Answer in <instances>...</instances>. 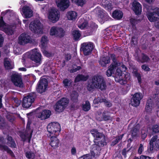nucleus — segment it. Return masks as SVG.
<instances>
[{"instance_id":"nucleus-5","label":"nucleus","mask_w":159,"mask_h":159,"mask_svg":"<svg viewBox=\"0 0 159 159\" xmlns=\"http://www.w3.org/2000/svg\"><path fill=\"white\" fill-rule=\"evenodd\" d=\"M43 25L39 20L36 19L31 21L29 25L30 30L33 33L41 34L43 33Z\"/></svg>"},{"instance_id":"nucleus-52","label":"nucleus","mask_w":159,"mask_h":159,"mask_svg":"<svg viewBox=\"0 0 159 159\" xmlns=\"http://www.w3.org/2000/svg\"><path fill=\"white\" fill-rule=\"evenodd\" d=\"M14 53L16 54L19 55L21 53V50L20 48H14Z\"/></svg>"},{"instance_id":"nucleus-17","label":"nucleus","mask_w":159,"mask_h":159,"mask_svg":"<svg viewBox=\"0 0 159 159\" xmlns=\"http://www.w3.org/2000/svg\"><path fill=\"white\" fill-rule=\"evenodd\" d=\"M143 98L142 93H137L134 94L131 100V104L133 106L137 107L140 103V101Z\"/></svg>"},{"instance_id":"nucleus-9","label":"nucleus","mask_w":159,"mask_h":159,"mask_svg":"<svg viewBox=\"0 0 159 159\" xmlns=\"http://www.w3.org/2000/svg\"><path fill=\"white\" fill-rule=\"evenodd\" d=\"M93 12L97 15L98 20L101 24H103L105 21L107 20V14L104 12L103 10L100 7H97L94 9Z\"/></svg>"},{"instance_id":"nucleus-27","label":"nucleus","mask_w":159,"mask_h":159,"mask_svg":"<svg viewBox=\"0 0 159 159\" xmlns=\"http://www.w3.org/2000/svg\"><path fill=\"white\" fill-rule=\"evenodd\" d=\"M66 16L69 20H75L77 18V14L75 11H70L67 13Z\"/></svg>"},{"instance_id":"nucleus-48","label":"nucleus","mask_w":159,"mask_h":159,"mask_svg":"<svg viewBox=\"0 0 159 159\" xmlns=\"http://www.w3.org/2000/svg\"><path fill=\"white\" fill-rule=\"evenodd\" d=\"M46 48H41L43 54L46 57H50L51 54V53L49 52L48 51L46 50Z\"/></svg>"},{"instance_id":"nucleus-37","label":"nucleus","mask_w":159,"mask_h":159,"mask_svg":"<svg viewBox=\"0 0 159 159\" xmlns=\"http://www.w3.org/2000/svg\"><path fill=\"white\" fill-rule=\"evenodd\" d=\"M83 110L85 111H88L90 108V105L89 101H86L84 103L82 106Z\"/></svg>"},{"instance_id":"nucleus-6","label":"nucleus","mask_w":159,"mask_h":159,"mask_svg":"<svg viewBox=\"0 0 159 159\" xmlns=\"http://www.w3.org/2000/svg\"><path fill=\"white\" fill-rule=\"evenodd\" d=\"M158 8H152L150 7L149 10L148 11L146 15L149 20L151 22H156L155 24V26L159 29V22H157L159 20V17L157 16V12L155 11Z\"/></svg>"},{"instance_id":"nucleus-4","label":"nucleus","mask_w":159,"mask_h":159,"mask_svg":"<svg viewBox=\"0 0 159 159\" xmlns=\"http://www.w3.org/2000/svg\"><path fill=\"white\" fill-rule=\"evenodd\" d=\"M106 87V83L103 78L99 75L94 76L92 81L89 82L87 85V89L89 91L91 90L94 88L102 90L105 89Z\"/></svg>"},{"instance_id":"nucleus-47","label":"nucleus","mask_w":159,"mask_h":159,"mask_svg":"<svg viewBox=\"0 0 159 159\" xmlns=\"http://www.w3.org/2000/svg\"><path fill=\"white\" fill-rule=\"evenodd\" d=\"M102 120L106 121L111 119V117L105 112L102 114Z\"/></svg>"},{"instance_id":"nucleus-53","label":"nucleus","mask_w":159,"mask_h":159,"mask_svg":"<svg viewBox=\"0 0 159 159\" xmlns=\"http://www.w3.org/2000/svg\"><path fill=\"white\" fill-rule=\"evenodd\" d=\"M134 75L137 78L139 82L140 83L141 81V78L140 74L138 73L137 71H135L134 72Z\"/></svg>"},{"instance_id":"nucleus-60","label":"nucleus","mask_w":159,"mask_h":159,"mask_svg":"<svg viewBox=\"0 0 159 159\" xmlns=\"http://www.w3.org/2000/svg\"><path fill=\"white\" fill-rule=\"evenodd\" d=\"M71 152L72 155H75L76 153V148H74L73 147L72 148L71 150Z\"/></svg>"},{"instance_id":"nucleus-61","label":"nucleus","mask_w":159,"mask_h":159,"mask_svg":"<svg viewBox=\"0 0 159 159\" xmlns=\"http://www.w3.org/2000/svg\"><path fill=\"white\" fill-rule=\"evenodd\" d=\"M128 151H129V150H127L126 149H124L123 150L122 152V154L125 157L126 153L127 152H128Z\"/></svg>"},{"instance_id":"nucleus-28","label":"nucleus","mask_w":159,"mask_h":159,"mask_svg":"<svg viewBox=\"0 0 159 159\" xmlns=\"http://www.w3.org/2000/svg\"><path fill=\"white\" fill-rule=\"evenodd\" d=\"M102 4L103 7L108 11H110L112 8L111 3L107 0H102Z\"/></svg>"},{"instance_id":"nucleus-57","label":"nucleus","mask_w":159,"mask_h":159,"mask_svg":"<svg viewBox=\"0 0 159 159\" xmlns=\"http://www.w3.org/2000/svg\"><path fill=\"white\" fill-rule=\"evenodd\" d=\"M4 41V39L2 35L0 34V47H1Z\"/></svg>"},{"instance_id":"nucleus-12","label":"nucleus","mask_w":159,"mask_h":159,"mask_svg":"<svg viewBox=\"0 0 159 159\" xmlns=\"http://www.w3.org/2000/svg\"><path fill=\"white\" fill-rule=\"evenodd\" d=\"M68 103V100L67 98H61L56 103L55 108V111L58 112L62 111Z\"/></svg>"},{"instance_id":"nucleus-44","label":"nucleus","mask_w":159,"mask_h":159,"mask_svg":"<svg viewBox=\"0 0 159 159\" xmlns=\"http://www.w3.org/2000/svg\"><path fill=\"white\" fill-rule=\"evenodd\" d=\"M71 99L74 101H76L78 97V93L76 92H73L71 95Z\"/></svg>"},{"instance_id":"nucleus-23","label":"nucleus","mask_w":159,"mask_h":159,"mask_svg":"<svg viewBox=\"0 0 159 159\" xmlns=\"http://www.w3.org/2000/svg\"><path fill=\"white\" fill-rule=\"evenodd\" d=\"M51 111L48 110H45L37 115V117L42 120L48 118L51 115Z\"/></svg>"},{"instance_id":"nucleus-19","label":"nucleus","mask_w":159,"mask_h":159,"mask_svg":"<svg viewBox=\"0 0 159 159\" xmlns=\"http://www.w3.org/2000/svg\"><path fill=\"white\" fill-rule=\"evenodd\" d=\"M31 42V38L28 34L23 33L18 38V43L21 45H24Z\"/></svg>"},{"instance_id":"nucleus-16","label":"nucleus","mask_w":159,"mask_h":159,"mask_svg":"<svg viewBox=\"0 0 159 159\" xmlns=\"http://www.w3.org/2000/svg\"><path fill=\"white\" fill-rule=\"evenodd\" d=\"M49 34L52 36H62L64 34V31L62 28L57 26L52 27L50 30Z\"/></svg>"},{"instance_id":"nucleus-58","label":"nucleus","mask_w":159,"mask_h":159,"mask_svg":"<svg viewBox=\"0 0 159 159\" xmlns=\"http://www.w3.org/2000/svg\"><path fill=\"white\" fill-rule=\"evenodd\" d=\"M14 101L16 103V107H18L21 103L20 101L17 99H15Z\"/></svg>"},{"instance_id":"nucleus-35","label":"nucleus","mask_w":159,"mask_h":159,"mask_svg":"<svg viewBox=\"0 0 159 159\" xmlns=\"http://www.w3.org/2000/svg\"><path fill=\"white\" fill-rule=\"evenodd\" d=\"M110 59L108 57H103L100 61V63L102 66H105L106 65L110 62Z\"/></svg>"},{"instance_id":"nucleus-63","label":"nucleus","mask_w":159,"mask_h":159,"mask_svg":"<svg viewBox=\"0 0 159 159\" xmlns=\"http://www.w3.org/2000/svg\"><path fill=\"white\" fill-rule=\"evenodd\" d=\"M23 22L25 24V26L27 27L28 24V20H23Z\"/></svg>"},{"instance_id":"nucleus-10","label":"nucleus","mask_w":159,"mask_h":159,"mask_svg":"<svg viewBox=\"0 0 159 159\" xmlns=\"http://www.w3.org/2000/svg\"><path fill=\"white\" fill-rule=\"evenodd\" d=\"M11 80L16 86L20 88H22L23 86L20 74L16 72H14L11 76Z\"/></svg>"},{"instance_id":"nucleus-15","label":"nucleus","mask_w":159,"mask_h":159,"mask_svg":"<svg viewBox=\"0 0 159 159\" xmlns=\"http://www.w3.org/2000/svg\"><path fill=\"white\" fill-rule=\"evenodd\" d=\"M48 87L47 80L45 78H41L39 81L37 90L40 93H43L47 90Z\"/></svg>"},{"instance_id":"nucleus-62","label":"nucleus","mask_w":159,"mask_h":159,"mask_svg":"<svg viewBox=\"0 0 159 159\" xmlns=\"http://www.w3.org/2000/svg\"><path fill=\"white\" fill-rule=\"evenodd\" d=\"M137 21V20L135 19L130 20V22L133 25H134V24L136 23Z\"/></svg>"},{"instance_id":"nucleus-51","label":"nucleus","mask_w":159,"mask_h":159,"mask_svg":"<svg viewBox=\"0 0 159 159\" xmlns=\"http://www.w3.org/2000/svg\"><path fill=\"white\" fill-rule=\"evenodd\" d=\"M153 131L155 133L159 132V127L157 125H155L152 127Z\"/></svg>"},{"instance_id":"nucleus-45","label":"nucleus","mask_w":159,"mask_h":159,"mask_svg":"<svg viewBox=\"0 0 159 159\" xmlns=\"http://www.w3.org/2000/svg\"><path fill=\"white\" fill-rule=\"evenodd\" d=\"M149 59V58L147 56L143 55L141 59H138L137 60L138 61H140L141 62H144L148 61Z\"/></svg>"},{"instance_id":"nucleus-29","label":"nucleus","mask_w":159,"mask_h":159,"mask_svg":"<svg viewBox=\"0 0 159 159\" xmlns=\"http://www.w3.org/2000/svg\"><path fill=\"white\" fill-rule=\"evenodd\" d=\"M30 122L28 121L27 125V129L28 130L27 134L26 135H21L20 137L24 140H25L27 138L30 139L31 138V132L29 130V128L30 127Z\"/></svg>"},{"instance_id":"nucleus-36","label":"nucleus","mask_w":159,"mask_h":159,"mask_svg":"<svg viewBox=\"0 0 159 159\" xmlns=\"http://www.w3.org/2000/svg\"><path fill=\"white\" fill-rule=\"evenodd\" d=\"M7 144L11 147L15 148L16 146V144L14 140L12 139L11 137L8 136L7 139Z\"/></svg>"},{"instance_id":"nucleus-31","label":"nucleus","mask_w":159,"mask_h":159,"mask_svg":"<svg viewBox=\"0 0 159 159\" xmlns=\"http://www.w3.org/2000/svg\"><path fill=\"white\" fill-rule=\"evenodd\" d=\"M153 105L152 100L151 99H148L145 107V109L147 112H150L151 111Z\"/></svg>"},{"instance_id":"nucleus-64","label":"nucleus","mask_w":159,"mask_h":159,"mask_svg":"<svg viewBox=\"0 0 159 159\" xmlns=\"http://www.w3.org/2000/svg\"><path fill=\"white\" fill-rule=\"evenodd\" d=\"M140 157V159H147L148 157L144 155H141Z\"/></svg>"},{"instance_id":"nucleus-18","label":"nucleus","mask_w":159,"mask_h":159,"mask_svg":"<svg viewBox=\"0 0 159 159\" xmlns=\"http://www.w3.org/2000/svg\"><path fill=\"white\" fill-rule=\"evenodd\" d=\"M22 14L25 18H29L33 16V11L30 4L24 6L22 10Z\"/></svg>"},{"instance_id":"nucleus-14","label":"nucleus","mask_w":159,"mask_h":159,"mask_svg":"<svg viewBox=\"0 0 159 159\" xmlns=\"http://www.w3.org/2000/svg\"><path fill=\"white\" fill-rule=\"evenodd\" d=\"M0 30L5 32L8 35H12L13 33V29L4 23L2 17L0 18Z\"/></svg>"},{"instance_id":"nucleus-22","label":"nucleus","mask_w":159,"mask_h":159,"mask_svg":"<svg viewBox=\"0 0 159 159\" xmlns=\"http://www.w3.org/2000/svg\"><path fill=\"white\" fill-rule=\"evenodd\" d=\"M142 6L141 4L136 1H134L133 3L132 9L136 15H139L142 12Z\"/></svg>"},{"instance_id":"nucleus-56","label":"nucleus","mask_w":159,"mask_h":159,"mask_svg":"<svg viewBox=\"0 0 159 159\" xmlns=\"http://www.w3.org/2000/svg\"><path fill=\"white\" fill-rule=\"evenodd\" d=\"M142 68L143 70L145 71H149L150 70V69L148 67L145 65H143L142 66Z\"/></svg>"},{"instance_id":"nucleus-42","label":"nucleus","mask_w":159,"mask_h":159,"mask_svg":"<svg viewBox=\"0 0 159 159\" xmlns=\"http://www.w3.org/2000/svg\"><path fill=\"white\" fill-rule=\"evenodd\" d=\"M78 25V27L81 29H83L86 27L87 25V22L86 21L82 22L81 20H80Z\"/></svg>"},{"instance_id":"nucleus-39","label":"nucleus","mask_w":159,"mask_h":159,"mask_svg":"<svg viewBox=\"0 0 159 159\" xmlns=\"http://www.w3.org/2000/svg\"><path fill=\"white\" fill-rule=\"evenodd\" d=\"M139 127V125L137 124L134 127V128L132 130V135L133 138L134 137L137 135Z\"/></svg>"},{"instance_id":"nucleus-20","label":"nucleus","mask_w":159,"mask_h":159,"mask_svg":"<svg viewBox=\"0 0 159 159\" xmlns=\"http://www.w3.org/2000/svg\"><path fill=\"white\" fill-rule=\"evenodd\" d=\"M157 139V136H155L151 139L149 143L151 151L153 150V149L157 151L159 150V139L156 140Z\"/></svg>"},{"instance_id":"nucleus-24","label":"nucleus","mask_w":159,"mask_h":159,"mask_svg":"<svg viewBox=\"0 0 159 159\" xmlns=\"http://www.w3.org/2000/svg\"><path fill=\"white\" fill-rule=\"evenodd\" d=\"M49 136L51 137L50 145L53 149L57 148L60 143L59 140L55 135Z\"/></svg>"},{"instance_id":"nucleus-7","label":"nucleus","mask_w":159,"mask_h":159,"mask_svg":"<svg viewBox=\"0 0 159 159\" xmlns=\"http://www.w3.org/2000/svg\"><path fill=\"white\" fill-rule=\"evenodd\" d=\"M47 131L49 136H58L61 130L60 126L57 122H52L49 123L47 127Z\"/></svg>"},{"instance_id":"nucleus-2","label":"nucleus","mask_w":159,"mask_h":159,"mask_svg":"<svg viewBox=\"0 0 159 159\" xmlns=\"http://www.w3.org/2000/svg\"><path fill=\"white\" fill-rule=\"evenodd\" d=\"M91 133L95 138L94 140V142L98 143V145L97 144L93 145L91 148L90 153L91 155L89 154L84 155L79 158V159H91L92 156L95 157L99 154L100 150L99 146H103L106 144L105 142L102 143L101 141H97L99 139L103 137L102 134L98 132L96 129H93L91 131Z\"/></svg>"},{"instance_id":"nucleus-21","label":"nucleus","mask_w":159,"mask_h":159,"mask_svg":"<svg viewBox=\"0 0 159 159\" xmlns=\"http://www.w3.org/2000/svg\"><path fill=\"white\" fill-rule=\"evenodd\" d=\"M56 4L59 8L64 10L69 7L70 2L69 0H57Z\"/></svg>"},{"instance_id":"nucleus-26","label":"nucleus","mask_w":159,"mask_h":159,"mask_svg":"<svg viewBox=\"0 0 159 159\" xmlns=\"http://www.w3.org/2000/svg\"><path fill=\"white\" fill-rule=\"evenodd\" d=\"M99 102H104V104L107 107H110L111 106V103L110 102L107 101L106 99H101L98 97L97 98L94 99L93 101L94 103L95 104H98Z\"/></svg>"},{"instance_id":"nucleus-33","label":"nucleus","mask_w":159,"mask_h":159,"mask_svg":"<svg viewBox=\"0 0 159 159\" xmlns=\"http://www.w3.org/2000/svg\"><path fill=\"white\" fill-rule=\"evenodd\" d=\"M0 149L3 151H6L7 153H9L11 156H14V154L12 151L9 149L7 147L4 145L0 144Z\"/></svg>"},{"instance_id":"nucleus-49","label":"nucleus","mask_w":159,"mask_h":159,"mask_svg":"<svg viewBox=\"0 0 159 159\" xmlns=\"http://www.w3.org/2000/svg\"><path fill=\"white\" fill-rule=\"evenodd\" d=\"M81 69V67L79 66H77L75 65L73 66V69H70V72H74L76 71L77 70H79Z\"/></svg>"},{"instance_id":"nucleus-32","label":"nucleus","mask_w":159,"mask_h":159,"mask_svg":"<svg viewBox=\"0 0 159 159\" xmlns=\"http://www.w3.org/2000/svg\"><path fill=\"white\" fill-rule=\"evenodd\" d=\"M48 41L47 37L45 36L42 37L41 41V48H46L47 46Z\"/></svg>"},{"instance_id":"nucleus-8","label":"nucleus","mask_w":159,"mask_h":159,"mask_svg":"<svg viewBox=\"0 0 159 159\" xmlns=\"http://www.w3.org/2000/svg\"><path fill=\"white\" fill-rule=\"evenodd\" d=\"M60 16L59 11L54 7L49 9L47 14L48 18L49 21L54 23L59 20Z\"/></svg>"},{"instance_id":"nucleus-34","label":"nucleus","mask_w":159,"mask_h":159,"mask_svg":"<svg viewBox=\"0 0 159 159\" xmlns=\"http://www.w3.org/2000/svg\"><path fill=\"white\" fill-rule=\"evenodd\" d=\"M72 35L74 40H78L81 36V33L80 31L75 30L73 31Z\"/></svg>"},{"instance_id":"nucleus-46","label":"nucleus","mask_w":159,"mask_h":159,"mask_svg":"<svg viewBox=\"0 0 159 159\" xmlns=\"http://www.w3.org/2000/svg\"><path fill=\"white\" fill-rule=\"evenodd\" d=\"M7 117V119L11 122L15 120V118L13 116V114L11 113H8Z\"/></svg>"},{"instance_id":"nucleus-11","label":"nucleus","mask_w":159,"mask_h":159,"mask_svg":"<svg viewBox=\"0 0 159 159\" xmlns=\"http://www.w3.org/2000/svg\"><path fill=\"white\" fill-rule=\"evenodd\" d=\"M94 48L93 44L91 42L84 43L81 45V50L85 55L90 54Z\"/></svg>"},{"instance_id":"nucleus-3","label":"nucleus","mask_w":159,"mask_h":159,"mask_svg":"<svg viewBox=\"0 0 159 159\" xmlns=\"http://www.w3.org/2000/svg\"><path fill=\"white\" fill-rule=\"evenodd\" d=\"M42 57V55L39 50L37 49H34L24 55L22 62L24 64H26L30 58L37 64V65H39L41 63Z\"/></svg>"},{"instance_id":"nucleus-1","label":"nucleus","mask_w":159,"mask_h":159,"mask_svg":"<svg viewBox=\"0 0 159 159\" xmlns=\"http://www.w3.org/2000/svg\"><path fill=\"white\" fill-rule=\"evenodd\" d=\"M111 57L113 62L106 71L107 76L110 77L112 75L115 81L121 84H126L130 78L129 74L125 72L127 67L122 63L116 61L114 54L111 55Z\"/></svg>"},{"instance_id":"nucleus-59","label":"nucleus","mask_w":159,"mask_h":159,"mask_svg":"<svg viewBox=\"0 0 159 159\" xmlns=\"http://www.w3.org/2000/svg\"><path fill=\"white\" fill-rule=\"evenodd\" d=\"M142 137L143 139H144L147 135V133L143 132V130H142L141 132Z\"/></svg>"},{"instance_id":"nucleus-25","label":"nucleus","mask_w":159,"mask_h":159,"mask_svg":"<svg viewBox=\"0 0 159 159\" xmlns=\"http://www.w3.org/2000/svg\"><path fill=\"white\" fill-rule=\"evenodd\" d=\"M4 65L7 69H12L14 67V63L9 58L6 57L4 59Z\"/></svg>"},{"instance_id":"nucleus-43","label":"nucleus","mask_w":159,"mask_h":159,"mask_svg":"<svg viewBox=\"0 0 159 159\" xmlns=\"http://www.w3.org/2000/svg\"><path fill=\"white\" fill-rule=\"evenodd\" d=\"M63 83L64 86L66 88H67L70 86L72 83V81L70 80L66 79L63 80Z\"/></svg>"},{"instance_id":"nucleus-54","label":"nucleus","mask_w":159,"mask_h":159,"mask_svg":"<svg viewBox=\"0 0 159 159\" xmlns=\"http://www.w3.org/2000/svg\"><path fill=\"white\" fill-rule=\"evenodd\" d=\"M123 136L124 134H122L121 135L118 136V138L116 139V140L114 142H114H113V143H114V144H115L117 143L120 140L122 139Z\"/></svg>"},{"instance_id":"nucleus-40","label":"nucleus","mask_w":159,"mask_h":159,"mask_svg":"<svg viewBox=\"0 0 159 159\" xmlns=\"http://www.w3.org/2000/svg\"><path fill=\"white\" fill-rule=\"evenodd\" d=\"M88 79L87 76H84L82 75H79L77 76L75 79V82H78L80 80L85 81Z\"/></svg>"},{"instance_id":"nucleus-55","label":"nucleus","mask_w":159,"mask_h":159,"mask_svg":"<svg viewBox=\"0 0 159 159\" xmlns=\"http://www.w3.org/2000/svg\"><path fill=\"white\" fill-rule=\"evenodd\" d=\"M143 148L142 144H140L139 147L138 149V153L139 154L142 153L143 151Z\"/></svg>"},{"instance_id":"nucleus-41","label":"nucleus","mask_w":159,"mask_h":159,"mask_svg":"<svg viewBox=\"0 0 159 159\" xmlns=\"http://www.w3.org/2000/svg\"><path fill=\"white\" fill-rule=\"evenodd\" d=\"M72 2L78 6H82L86 3L85 0H71Z\"/></svg>"},{"instance_id":"nucleus-13","label":"nucleus","mask_w":159,"mask_h":159,"mask_svg":"<svg viewBox=\"0 0 159 159\" xmlns=\"http://www.w3.org/2000/svg\"><path fill=\"white\" fill-rule=\"evenodd\" d=\"M35 94L31 93L26 96L24 98L22 103V106L25 108H29L31 105L34 101Z\"/></svg>"},{"instance_id":"nucleus-50","label":"nucleus","mask_w":159,"mask_h":159,"mask_svg":"<svg viewBox=\"0 0 159 159\" xmlns=\"http://www.w3.org/2000/svg\"><path fill=\"white\" fill-rule=\"evenodd\" d=\"M96 118L99 121L102 120V114L101 112H98L96 114Z\"/></svg>"},{"instance_id":"nucleus-38","label":"nucleus","mask_w":159,"mask_h":159,"mask_svg":"<svg viewBox=\"0 0 159 159\" xmlns=\"http://www.w3.org/2000/svg\"><path fill=\"white\" fill-rule=\"evenodd\" d=\"M25 156L28 159H34L35 157V155L34 152L30 151L26 152Z\"/></svg>"},{"instance_id":"nucleus-30","label":"nucleus","mask_w":159,"mask_h":159,"mask_svg":"<svg viewBox=\"0 0 159 159\" xmlns=\"http://www.w3.org/2000/svg\"><path fill=\"white\" fill-rule=\"evenodd\" d=\"M123 15V14L121 11L116 10L113 12L112 16L114 19L120 20L122 17Z\"/></svg>"}]
</instances>
